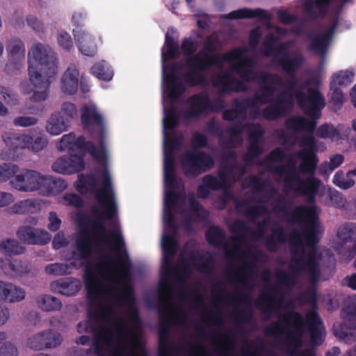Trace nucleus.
Segmentation results:
<instances>
[{
    "label": "nucleus",
    "mask_w": 356,
    "mask_h": 356,
    "mask_svg": "<svg viewBox=\"0 0 356 356\" xmlns=\"http://www.w3.org/2000/svg\"><path fill=\"white\" fill-rule=\"evenodd\" d=\"M218 191L229 189L234 181L232 168L227 166L221 167L218 172V177L214 176Z\"/></svg>",
    "instance_id": "obj_53"
},
{
    "label": "nucleus",
    "mask_w": 356,
    "mask_h": 356,
    "mask_svg": "<svg viewBox=\"0 0 356 356\" xmlns=\"http://www.w3.org/2000/svg\"><path fill=\"white\" fill-rule=\"evenodd\" d=\"M220 339L222 342L216 351L220 356H231L235 351L236 334L232 330H229L225 334H220Z\"/></svg>",
    "instance_id": "obj_49"
},
{
    "label": "nucleus",
    "mask_w": 356,
    "mask_h": 356,
    "mask_svg": "<svg viewBox=\"0 0 356 356\" xmlns=\"http://www.w3.org/2000/svg\"><path fill=\"white\" fill-rule=\"evenodd\" d=\"M248 51L246 47H237L226 53L204 54L198 51L194 56L184 59L187 72L184 75V82L191 87L204 86L207 84L205 73L213 67L222 68L224 63L239 60Z\"/></svg>",
    "instance_id": "obj_4"
},
{
    "label": "nucleus",
    "mask_w": 356,
    "mask_h": 356,
    "mask_svg": "<svg viewBox=\"0 0 356 356\" xmlns=\"http://www.w3.org/2000/svg\"><path fill=\"white\" fill-rule=\"evenodd\" d=\"M339 23L338 16H336L331 24L325 30L316 35L313 32L307 34V38L310 40L309 49L318 55H324L334 36L335 32Z\"/></svg>",
    "instance_id": "obj_19"
},
{
    "label": "nucleus",
    "mask_w": 356,
    "mask_h": 356,
    "mask_svg": "<svg viewBox=\"0 0 356 356\" xmlns=\"http://www.w3.org/2000/svg\"><path fill=\"white\" fill-rule=\"evenodd\" d=\"M341 316L350 330L356 329V304L355 302H346L341 309Z\"/></svg>",
    "instance_id": "obj_54"
},
{
    "label": "nucleus",
    "mask_w": 356,
    "mask_h": 356,
    "mask_svg": "<svg viewBox=\"0 0 356 356\" xmlns=\"http://www.w3.org/2000/svg\"><path fill=\"white\" fill-rule=\"evenodd\" d=\"M6 49L9 56V63L6 66V70L8 71L19 70L25 59L24 42L18 38H12L8 41Z\"/></svg>",
    "instance_id": "obj_34"
},
{
    "label": "nucleus",
    "mask_w": 356,
    "mask_h": 356,
    "mask_svg": "<svg viewBox=\"0 0 356 356\" xmlns=\"http://www.w3.org/2000/svg\"><path fill=\"white\" fill-rule=\"evenodd\" d=\"M238 62L230 67V70L235 72L238 76L239 80L243 83H271L278 86H282L283 79L277 74L268 73L265 71L256 70V61L254 58L250 56H243L237 60Z\"/></svg>",
    "instance_id": "obj_6"
},
{
    "label": "nucleus",
    "mask_w": 356,
    "mask_h": 356,
    "mask_svg": "<svg viewBox=\"0 0 356 356\" xmlns=\"http://www.w3.org/2000/svg\"><path fill=\"white\" fill-rule=\"evenodd\" d=\"M291 59H296L295 64L289 70H282V71L288 75V77L285 82H283L282 86H284L287 89L286 92L289 93H291V92L293 91H294V92L296 91L295 88L298 86V79L295 74L301 67L304 62V58L302 56H293Z\"/></svg>",
    "instance_id": "obj_47"
},
{
    "label": "nucleus",
    "mask_w": 356,
    "mask_h": 356,
    "mask_svg": "<svg viewBox=\"0 0 356 356\" xmlns=\"http://www.w3.org/2000/svg\"><path fill=\"white\" fill-rule=\"evenodd\" d=\"M184 174L188 178H196L212 169L215 162L209 154L198 149L187 150L181 161Z\"/></svg>",
    "instance_id": "obj_7"
},
{
    "label": "nucleus",
    "mask_w": 356,
    "mask_h": 356,
    "mask_svg": "<svg viewBox=\"0 0 356 356\" xmlns=\"http://www.w3.org/2000/svg\"><path fill=\"white\" fill-rule=\"evenodd\" d=\"M72 266L67 264L54 263L45 267V272L48 275H65L71 273Z\"/></svg>",
    "instance_id": "obj_63"
},
{
    "label": "nucleus",
    "mask_w": 356,
    "mask_h": 356,
    "mask_svg": "<svg viewBox=\"0 0 356 356\" xmlns=\"http://www.w3.org/2000/svg\"><path fill=\"white\" fill-rule=\"evenodd\" d=\"M275 291V288L271 287L261 292L254 302L256 307L261 312L265 319L270 318L275 310L281 308L283 300L275 298L273 293Z\"/></svg>",
    "instance_id": "obj_33"
},
{
    "label": "nucleus",
    "mask_w": 356,
    "mask_h": 356,
    "mask_svg": "<svg viewBox=\"0 0 356 356\" xmlns=\"http://www.w3.org/2000/svg\"><path fill=\"white\" fill-rule=\"evenodd\" d=\"M257 266L254 261H245L238 270L229 269L226 273V280L232 284L239 283L244 287L248 286L249 282L257 277Z\"/></svg>",
    "instance_id": "obj_26"
},
{
    "label": "nucleus",
    "mask_w": 356,
    "mask_h": 356,
    "mask_svg": "<svg viewBox=\"0 0 356 356\" xmlns=\"http://www.w3.org/2000/svg\"><path fill=\"white\" fill-rule=\"evenodd\" d=\"M232 106L236 113L243 118L245 116L248 108H250L251 112L254 115L259 113V106H257L252 97L243 99H234Z\"/></svg>",
    "instance_id": "obj_51"
},
{
    "label": "nucleus",
    "mask_w": 356,
    "mask_h": 356,
    "mask_svg": "<svg viewBox=\"0 0 356 356\" xmlns=\"http://www.w3.org/2000/svg\"><path fill=\"white\" fill-rule=\"evenodd\" d=\"M337 238L341 246L349 245L347 257L353 258L356 255V222H346L337 228Z\"/></svg>",
    "instance_id": "obj_32"
},
{
    "label": "nucleus",
    "mask_w": 356,
    "mask_h": 356,
    "mask_svg": "<svg viewBox=\"0 0 356 356\" xmlns=\"http://www.w3.org/2000/svg\"><path fill=\"white\" fill-rule=\"evenodd\" d=\"M207 241L213 246H218L224 243L225 233L218 226H211L205 234Z\"/></svg>",
    "instance_id": "obj_58"
},
{
    "label": "nucleus",
    "mask_w": 356,
    "mask_h": 356,
    "mask_svg": "<svg viewBox=\"0 0 356 356\" xmlns=\"http://www.w3.org/2000/svg\"><path fill=\"white\" fill-rule=\"evenodd\" d=\"M202 184H200L197 188V197L205 200L210 195V191H218L217 183L214 179V175L211 174L204 175L202 179Z\"/></svg>",
    "instance_id": "obj_52"
},
{
    "label": "nucleus",
    "mask_w": 356,
    "mask_h": 356,
    "mask_svg": "<svg viewBox=\"0 0 356 356\" xmlns=\"http://www.w3.org/2000/svg\"><path fill=\"white\" fill-rule=\"evenodd\" d=\"M181 139L175 135L170 136L164 132L163 177L165 184L168 188H179V181L176 175L175 151L179 147Z\"/></svg>",
    "instance_id": "obj_10"
},
{
    "label": "nucleus",
    "mask_w": 356,
    "mask_h": 356,
    "mask_svg": "<svg viewBox=\"0 0 356 356\" xmlns=\"http://www.w3.org/2000/svg\"><path fill=\"white\" fill-rule=\"evenodd\" d=\"M114 314V310L111 305H99L96 311L88 312V316L94 318V320H101L104 322H108L111 316Z\"/></svg>",
    "instance_id": "obj_60"
},
{
    "label": "nucleus",
    "mask_w": 356,
    "mask_h": 356,
    "mask_svg": "<svg viewBox=\"0 0 356 356\" xmlns=\"http://www.w3.org/2000/svg\"><path fill=\"white\" fill-rule=\"evenodd\" d=\"M278 40L279 38L273 34L268 35L262 44L261 53L266 57H273V63L282 70H289L295 64L296 59H291L286 42L280 43L275 47L273 46Z\"/></svg>",
    "instance_id": "obj_12"
},
{
    "label": "nucleus",
    "mask_w": 356,
    "mask_h": 356,
    "mask_svg": "<svg viewBox=\"0 0 356 356\" xmlns=\"http://www.w3.org/2000/svg\"><path fill=\"white\" fill-rule=\"evenodd\" d=\"M2 139L9 149L17 150L26 148L29 142L31 141V136L8 131L2 135Z\"/></svg>",
    "instance_id": "obj_40"
},
{
    "label": "nucleus",
    "mask_w": 356,
    "mask_h": 356,
    "mask_svg": "<svg viewBox=\"0 0 356 356\" xmlns=\"http://www.w3.org/2000/svg\"><path fill=\"white\" fill-rule=\"evenodd\" d=\"M355 73L353 70H347L340 71L332 76L331 84L338 86H346L350 84L353 81Z\"/></svg>",
    "instance_id": "obj_61"
},
{
    "label": "nucleus",
    "mask_w": 356,
    "mask_h": 356,
    "mask_svg": "<svg viewBox=\"0 0 356 356\" xmlns=\"http://www.w3.org/2000/svg\"><path fill=\"white\" fill-rule=\"evenodd\" d=\"M98 138L99 139V142L102 148V152L98 149L92 142L86 141V138L83 136L76 137L74 132L63 135L61 138V143L62 145L65 146V147L70 145H72L74 148L72 149V151L75 150L76 154L83 159L86 152H88L95 160L99 161L103 160L106 156V148L104 140L101 142V138Z\"/></svg>",
    "instance_id": "obj_13"
},
{
    "label": "nucleus",
    "mask_w": 356,
    "mask_h": 356,
    "mask_svg": "<svg viewBox=\"0 0 356 356\" xmlns=\"http://www.w3.org/2000/svg\"><path fill=\"white\" fill-rule=\"evenodd\" d=\"M73 34L79 50L88 56H93L97 51L95 39L88 32L81 29H74Z\"/></svg>",
    "instance_id": "obj_37"
},
{
    "label": "nucleus",
    "mask_w": 356,
    "mask_h": 356,
    "mask_svg": "<svg viewBox=\"0 0 356 356\" xmlns=\"http://www.w3.org/2000/svg\"><path fill=\"white\" fill-rule=\"evenodd\" d=\"M40 173L33 170H23L10 181L14 188L22 192L38 191Z\"/></svg>",
    "instance_id": "obj_28"
},
{
    "label": "nucleus",
    "mask_w": 356,
    "mask_h": 356,
    "mask_svg": "<svg viewBox=\"0 0 356 356\" xmlns=\"http://www.w3.org/2000/svg\"><path fill=\"white\" fill-rule=\"evenodd\" d=\"M243 131V127L241 122L234 123L227 129L230 138L228 140L223 142V144L232 147H236L237 145L241 144Z\"/></svg>",
    "instance_id": "obj_57"
},
{
    "label": "nucleus",
    "mask_w": 356,
    "mask_h": 356,
    "mask_svg": "<svg viewBox=\"0 0 356 356\" xmlns=\"http://www.w3.org/2000/svg\"><path fill=\"white\" fill-rule=\"evenodd\" d=\"M16 235L22 243L29 245H45L51 238V234L46 230L29 225L20 226L16 232Z\"/></svg>",
    "instance_id": "obj_29"
},
{
    "label": "nucleus",
    "mask_w": 356,
    "mask_h": 356,
    "mask_svg": "<svg viewBox=\"0 0 356 356\" xmlns=\"http://www.w3.org/2000/svg\"><path fill=\"white\" fill-rule=\"evenodd\" d=\"M55 289L66 296H74L80 290V282L75 278L65 277L58 280L54 284Z\"/></svg>",
    "instance_id": "obj_44"
},
{
    "label": "nucleus",
    "mask_w": 356,
    "mask_h": 356,
    "mask_svg": "<svg viewBox=\"0 0 356 356\" xmlns=\"http://www.w3.org/2000/svg\"><path fill=\"white\" fill-rule=\"evenodd\" d=\"M29 79L33 86L37 89L31 97L33 102H39L45 100L48 97V90L54 76H46L39 73L35 67L30 65L29 69Z\"/></svg>",
    "instance_id": "obj_24"
},
{
    "label": "nucleus",
    "mask_w": 356,
    "mask_h": 356,
    "mask_svg": "<svg viewBox=\"0 0 356 356\" xmlns=\"http://www.w3.org/2000/svg\"><path fill=\"white\" fill-rule=\"evenodd\" d=\"M62 145L61 140H60L58 148L60 151L67 150L69 156H63L57 159L52 164V170L54 172L63 175H71L75 172L82 171L85 168L84 160L76 154V151L72 145L65 147Z\"/></svg>",
    "instance_id": "obj_15"
},
{
    "label": "nucleus",
    "mask_w": 356,
    "mask_h": 356,
    "mask_svg": "<svg viewBox=\"0 0 356 356\" xmlns=\"http://www.w3.org/2000/svg\"><path fill=\"white\" fill-rule=\"evenodd\" d=\"M224 18L229 19H257L260 22L269 24L273 19V15L268 10L262 8H243L230 12L225 15Z\"/></svg>",
    "instance_id": "obj_36"
},
{
    "label": "nucleus",
    "mask_w": 356,
    "mask_h": 356,
    "mask_svg": "<svg viewBox=\"0 0 356 356\" xmlns=\"http://www.w3.org/2000/svg\"><path fill=\"white\" fill-rule=\"evenodd\" d=\"M179 124V116L174 108H170L165 112L163 119L164 129L173 130Z\"/></svg>",
    "instance_id": "obj_62"
},
{
    "label": "nucleus",
    "mask_w": 356,
    "mask_h": 356,
    "mask_svg": "<svg viewBox=\"0 0 356 356\" xmlns=\"http://www.w3.org/2000/svg\"><path fill=\"white\" fill-rule=\"evenodd\" d=\"M262 110V118L268 121H274L286 116L294 106V94L284 92L271 102Z\"/></svg>",
    "instance_id": "obj_16"
},
{
    "label": "nucleus",
    "mask_w": 356,
    "mask_h": 356,
    "mask_svg": "<svg viewBox=\"0 0 356 356\" xmlns=\"http://www.w3.org/2000/svg\"><path fill=\"white\" fill-rule=\"evenodd\" d=\"M168 90V97L171 100L177 99L185 91L186 88L177 76L170 75L163 80Z\"/></svg>",
    "instance_id": "obj_50"
},
{
    "label": "nucleus",
    "mask_w": 356,
    "mask_h": 356,
    "mask_svg": "<svg viewBox=\"0 0 356 356\" xmlns=\"http://www.w3.org/2000/svg\"><path fill=\"white\" fill-rule=\"evenodd\" d=\"M81 120L83 129H88L93 138L104 139L106 127L103 116L95 105H84L81 108Z\"/></svg>",
    "instance_id": "obj_17"
},
{
    "label": "nucleus",
    "mask_w": 356,
    "mask_h": 356,
    "mask_svg": "<svg viewBox=\"0 0 356 356\" xmlns=\"http://www.w3.org/2000/svg\"><path fill=\"white\" fill-rule=\"evenodd\" d=\"M223 191L222 197L226 200L227 202L229 200L233 201L235 203L236 208L237 209H244V215L250 218L252 220L257 219L261 216L264 215L266 212V208L264 205L261 204H250V200H240L236 197L232 192L229 191L228 189H222Z\"/></svg>",
    "instance_id": "obj_30"
},
{
    "label": "nucleus",
    "mask_w": 356,
    "mask_h": 356,
    "mask_svg": "<svg viewBox=\"0 0 356 356\" xmlns=\"http://www.w3.org/2000/svg\"><path fill=\"white\" fill-rule=\"evenodd\" d=\"M177 232H172L170 234H165L163 236L162 248H163V273L166 276H170L172 274H177L179 268L172 267L171 262L175 257L178 243L176 237Z\"/></svg>",
    "instance_id": "obj_22"
},
{
    "label": "nucleus",
    "mask_w": 356,
    "mask_h": 356,
    "mask_svg": "<svg viewBox=\"0 0 356 356\" xmlns=\"http://www.w3.org/2000/svg\"><path fill=\"white\" fill-rule=\"evenodd\" d=\"M306 86L307 84L301 85L300 89L296 90L293 94L298 106L310 119L301 115H293L286 120L285 124L288 129L296 133L314 134L317 120L321 117V111L325 106V100L316 88H309L307 93L304 92L302 90Z\"/></svg>",
    "instance_id": "obj_5"
},
{
    "label": "nucleus",
    "mask_w": 356,
    "mask_h": 356,
    "mask_svg": "<svg viewBox=\"0 0 356 356\" xmlns=\"http://www.w3.org/2000/svg\"><path fill=\"white\" fill-rule=\"evenodd\" d=\"M333 184L342 189H348L355 185V181L348 177L347 174L346 176L342 170L337 171L333 177Z\"/></svg>",
    "instance_id": "obj_64"
},
{
    "label": "nucleus",
    "mask_w": 356,
    "mask_h": 356,
    "mask_svg": "<svg viewBox=\"0 0 356 356\" xmlns=\"http://www.w3.org/2000/svg\"><path fill=\"white\" fill-rule=\"evenodd\" d=\"M83 280L90 303L96 304L101 298L102 291L99 287V280L91 265L85 267Z\"/></svg>",
    "instance_id": "obj_35"
},
{
    "label": "nucleus",
    "mask_w": 356,
    "mask_h": 356,
    "mask_svg": "<svg viewBox=\"0 0 356 356\" xmlns=\"http://www.w3.org/2000/svg\"><path fill=\"white\" fill-rule=\"evenodd\" d=\"M259 88L254 93L252 98L257 106L259 105H264L271 102V99L276 92V86L274 83H260Z\"/></svg>",
    "instance_id": "obj_43"
},
{
    "label": "nucleus",
    "mask_w": 356,
    "mask_h": 356,
    "mask_svg": "<svg viewBox=\"0 0 356 356\" xmlns=\"http://www.w3.org/2000/svg\"><path fill=\"white\" fill-rule=\"evenodd\" d=\"M97 184V178L94 175H81L76 184V190L81 194H86L89 189H94Z\"/></svg>",
    "instance_id": "obj_59"
},
{
    "label": "nucleus",
    "mask_w": 356,
    "mask_h": 356,
    "mask_svg": "<svg viewBox=\"0 0 356 356\" xmlns=\"http://www.w3.org/2000/svg\"><path fill=\"white\" fill-rule=\"evenodd\" d=\"M289 165L291 169H289L284 179V186L293 188L294 184H296L294 190L297 193L314 197L318 191L321 180L315 177H309L303 180L296 172L295 162L289 159Z\"/></svg>",
    "instance_id": "obj_14"
},
{
    "label": "nucleus",
    "mask_w": 356,
    "mask_h": 356,
    "mask_svg": "<svg viewBox=\"0 0 356 356\" xmlns=\"http://www.w3.org/2000/svg\"><path fill=\"white\" fill-rule=\"evenodd\" d=\"M272 234L267 236L265 245L270 252H275L278 250V244L285 243L287 241V234L282 226L272 229Z\"/></svg>",
    "instance_id": "obj_45"
},
{
    "label": "nucleus",
    "mask_w": 356,
    "mask_h": 356,
    "mask_svg": "<svg viewBox=\"0 0 356 356\" xmlns=\"http://www.w3.org/2000/svg\"><path fill=\"white\" fill-rule=\"evenodd\" d=\"M97 201L104 208V211H102L97 206L92 207L94 218H87L86 223L90 231L81 232L75 241L78 257L82 260H89L93 248L99 247L101 243L111 244L107 236L109 234L113 238V249L118 253L115 257L116 265L120 270V278L115 279L113 282V297L120 305L127 304L132 306L134 301V289L128 284L131 279V261L125 249L123 236L119 231H108L104 224L106 220H112L116 216V202L112 201V204H108L107 202Z\"/></svg>",
    "instance_id": "obj_1"
},
{
    "label": "nucleus",
    "mask_w": 356,
    "mask_h": 356,
    "mask_svg": "<svg viewBox=\"0 0 356 356\" xmlns=\"http://www.w3.org/2000/svg\"><path fill=\"white\" fill-rule=\"evenodd\" d=\"M95 197L96 200L107 202L108 204H112V201H115L111 179L107 170H105L103 175L102 186L97 190Z\"/></svg>",
    "instance_id": "obj_41"
},
{
    "label": "nucleus",
    "mask_w": 356,
    "mask_h": 356,
    "mask_svg": "<svg viewBox=\"0 0 356 356\" xmlns=\"http://www.w3.org/2000/svg\"><path fill=\"white\" fill-rule=\"evenodd\" d=\"M212 82L215 87H220V90L222 93L244 92L248 90L247 85L227 70L217 74Z\"/></svg>",
    "instance_id": "obj_27"
},
{
    "label": "nucleus",
    "mask_w": 356,
    "mask_h": 356,
    "mask_svg": "<svg viewBox=\"0 0 356 356\" xmlns=\"http://www.w3.org/2000/svg\"><path fill=\"white\" fill-rule=\"evenodd\" d=\"M29 67L32 65L39 73L46 76H55L57 72V60L55 54L42 44H34L28 54Z\"/></svg>",
    "instance_id": "obj_9"
},
{
    "label": "nucleus",
    "mask_w": 356,
    "mask_h": 356,
    "mask_svg": "<svg viewBox=\"0 0 356 356\" xmlns=\"http://www.w3.org/2000/svg\"><path fill=\"white\" fill-rule=\"evenodd\" d=\"M63 337L58 332L49 329L38 332L28 339V346L35 350L52 349L59 346Z\"/></svg>",
    "instance_id": "obj_20"
},
{
    "label": "nucleus",
    "mask_w": 356,
    "mask_h": 356,
    "mask_svg": "<svg viewBox=\"0 0 356 356\" xmlns=\"http://www.w3.org/2000/svg\"><path fill=\"white\" fill-rule=\"evenodd\" d=\"M26 246L17 239L5 238L0 241V252L6 256H15L24 254Z\"/></svg>",
    "instance_id": "obj_42"
},
{
    "label": "nucleus",
    "mask_w": 356,
    "mask_h": 356,
    "mask_svg": "<svg viewBox=\"0 0 356 356\" xmlns=\"http://www.w3.org/2000/svg\"><path fill=\"white\" fill-rule=\"evenodd\" d=\"M280 321L274 322L266 327L264 334L268 337H274L277 334H286L287 336L288 348H296L302 344V336L306 326L310 332V341L313 345L322 343L321 330L319 325L322 323L320 316L315 309L306 313L305 318L300 313L291 310L279 316Z\"/></svg>",
    "instance_id": "obj_3"
},
{
    "label": "nucleus",
    "mask_w": 356,
    "mask_h": 356,
    "mask_svg": "<svg viewBox=\"0 0 356 356\" xmlns=\"http://www.w3.org/2000/svg\"><path fill=\"white\" fill-rule=\"evenodd\" d=\"M291 204V202L284 197L277 198L273 203L274 209L289 216L291 222L300 225L305 223V225L302 234L296 231L290 236L291 247L289 269L296 275L307 276L312 285L316 286L321 276L316 251L312 249L309 252H306L302 247V236L306 246L315 247L318 244V217L314 209L305 205L297 207L290 212Z\"/></svg>",
    "instance_id": "obj_2"
},
{
    "label": "nucleus",
    "mask_w": 356,
    "mask_h": 356,
    "mask_svg": "<svg viewBox=\"0 0 356 356\" xmlns=\"http://www.w3.org/2000/svg\"><path fill=\"white\" fill-rule=\"evenodd\" d=\"M300 146L302 149L296 154L297 159L300 161L298 170L303 175L314 177L319 160L317 155V143L313 134L302 136Z\"/></svg>",
    "instance_id": "obj_8"
},
{
    "label": "nucleus",
    "mask_w": 356,
    "mask_h": 356,
    "mask_svg": "<svg viewBox=\"0 0 356 356\" xmlns=\"http://www.w3.org/2000/svg\"><path fill=\"white\" fill-rule=\"evenodd\" d=\"M189 108L184 112L186 119H198L209 112L210 97L207 91H202L189 97L187 99Z\"/></svg>",
    "instance_id": "obj_23"
},
{
    "label": "nucleus",
    "mask_w": 356,
    "mask_h": 356,
    "mask_svg": "<svg viewBox=\"0 0 356 356\" xmlns=\"http://www.w3.org/2000/svg\"><path fill=\"white\" fill-rule=\"evenodd\" d=\"M333 0H304L302 10L308 21L324 19L328 13L330 6ZM346 2L348 0H342Z\"/></svg>",
    "instance_id": "obj_31"
},
{
    "label": "nucleus",
    "mask_w": 356,
    "mask_h": 356,
    "mask_svg": "<svg viewBox=\"0 0 356 356\" xmlns=\"http://www.w3.org/2000/svg\"><path fill=\"white\" fill-rule=\"evenodd\" d=\"M171 304L172 302L170 299L165 301L161 298H159V301L156 305H154L151 302H148V306L149 307H156L159 311V316L161 318L162 328L159 332L160 346L159 348L158 356H169V350L163 345L165 343V340L164 338L168 335V329L172 324V318L168 316V313L166 308L167 305H170Z\"/></svg>",
    "instance_id": "obj_25"
},
{
    "label": "nucleus",
    "mask_w": 356,
    "mask_h": 356,
    "mask_svg": "<svg viewBox=\"0 0 356 356\" xmlns=\"http://www.w3.org/2000/svg\"><path fill=\"white\" fill-rule=\"evenodd\" d=\"M38 307L45 312L59 311L62 307L61 301L50 295H42L37 298Z\"/></svg>",
    "instance_id": "obj_55"
},
{
    "label": "nucleus",
    "mask_w": 356,
    "mask_h": 356,
    "mask_svg": "<svg viewBox=\"0 0 356 356\" xmlns=\"http://www.w3.org/2000/svg\"><path fill=\"white\" fill-rule=\"evenodd\" d=\"M67 184L66 181L60 177L53 176H42L40 175V191L44 195H56L63 192Z\"/></svg>",
    "instance_id": "obj_38"
},
{
    "label": "nucleus",
    "mask_w": 356,
    "mask_h": 356,
    "mask_svg": "<svg viewBox=\"0 0 356 356\" xmlns=\"http://www.w3.org/2000/svg\"><path fill=\"white\" fill-rule=\"evenodd\" d=\"M68 120L60 112L54 113L48 120L47 131L51 135H59L67 130Z\"/></svg>",
    "instance_id": "obj_46"
},
{
    "label": "nucleus",
    "mask_w": 356,
    "mask_h": 356,
    "mask_svg": "<svg viewBox=\"0 0 356 356\" xmlns=\"http://www.w3.org/2000/svg\"><path fill=\"white\" fill-rule=\"evenodd\" d=\"M93 319L88 316V320L79 322L77 331L92 334V347L95 350L97 356H104L105 348L111 346L113 342L111 332L106 327H99Z\"/></svg>",
    "instance_id": "obj_11"
},
{
    "label": "nucleus",
    "mask_w": 356,
    "mask_h": 356,
    "mask_svg": "<svg viewBox=\"0 0 356 356\" xmlns=\"http://www.w3.org/2000/svg\"><path fill=\"white\" fill-rule=\"evenodd\" d=\"M79 72L74 66H70L64 72L60 83L63 92L73 95L79 88Z\"/></svg>",
    "instance_id": "obj_39"
},
{
    "label": "nucleus",
    "mask_w": 356,
    "mask_h": 356,
    "mask_svg": "<svg viewBox=\"0 0 356 356\" xmlns=\"http://www.w3.org/2000/svg\"><path fill=\"white\" fill-rule=\"evenodd\" d=\"M250 296L249 294L245 293L243 291H236L232 296L227 294L223 289H219V296H218L216 300L213 302L214 305L218 303H227L232 301V303L238 305L240 302L247 305L250 304Z\"/></svg>",
    "instance_id": "obj_48"
},
{
    "label": "nucleus",
    "mask_w": 356,
    "mask_h": 356,
    "mask_svg": "<svg viewBox=\"0 0 356 356\" xmlns=\"http://www.w3.org/2000/svg\"><path fill=\"white\" fill-rule=\"evenodd\" d=\"M91 74L99 79L109 81L112 79L113 72L110 65L102 60L95 64L90 69Z\"/></svg>",
    "instance_id": "obj_56"
},
{
    "label": "nucleus",
    "mask_w": 356,
    "mask_h": 356,
    "mask_svg": "<svg viewBox=\"0 0 356 356\" xmlns=\"http://www.w3.org/2000/svg\"><path fill=\"white\" fill-rule=\"evenodd\" d=\"M170 190L165 193L163 220L168 228L173 232L178 231L179 226L175 222V217L172 210L176 209L180 202H183L184 197L176 188H170Z\"/></svg>",
    "instance_id": "obj_21"
},
{
    "label": "nucleus",
    "mask_w": 356,
    "mask_h": 356,
    "mask_svg": "<svg viewBox=\"0 0 356 356\" xmlns=\"http://www.w3.org/2000/svg\"><path fill=\"white\" fill-rule=\"evenodd\" d=\"M265 130L259 124H250L248 129L247 152L243 156L246 163L252 162L264 150Z\"/></svg>",
    "instance_id": "obj_18"
}]
</instances>
